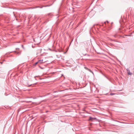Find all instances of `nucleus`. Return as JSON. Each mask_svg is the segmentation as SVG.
<instances>
[{
    "label": "nucleus",
    "instance_id": "1",
    "mask_svg": "<svg viewBox=\"0 0 134 134\" xmlns=\"http://www.w3.org/2000/svg\"><path fill=\"white\" fill-rule=\"evenodd\" d=\"M89 120L90 121H93V120L97 121V119L96 118H92L91 117H89Z\"/></svg>",
    "mask_w": 134,
    "mask_h": 134
},
{
    "label": "nucleus",
    "instance_id": "2",
    "mask_svg": "<svg viewBox=\"0 0 134 134\" xmlns=\"http://www.w3.org/2000/svg\"><path fill=\"white\" fill-rule=\"evenodd\" d=\"M126 70L127 72V74L128 75H132V73L131 72H130V70L128 69H126Z\"/></svg>",
    "mask_w": 134,
    "mask_h": 134
},
{
    "label": "nucleus",
    "instance_id": "3",
    "mask_svg": "<svg viewBox=\"0 0 134 134\" xmlns=\"http://www.w3.org/2000/svg\"><path fill=\"white\" fill-rule=\"evenodd\" d=\"M43 60H38V63H42L43 62Z\"/></svg>",
    "mask_w": 134,
    "mask_h": 134
},
{
    "label": "nucleus",
    "instance_id": "4",
    "mask_svg": "<svg viewBox=\"0 0 134 134\" xmlns=\"http://www.w3.org/2000/svg\"><path fill=\"white\" fill-rule=\"evenodd\" d=\"M15 53L16 54H20V53L19 52H16V51H15Z\"/></svg>",
    "mask_w": 134,
    "mask_h": 134
},
{
    "label": "nucleus",
    "instance_id": "5",
    "mask_svg": "<svg viewBox=\"0 0 134 134\" xmlns=\"http://www.w3.org/2000/svg\"><path fill=\"white\" fill-rule=\"evenodd\" d=\"M38 63V61L37 62H36L35 64H34V66L36 65Z\"/></svg>",
    "mask_w": 134,
    "mask_h": 134
},
{
    "label": "nucleus",
    "instance_id": "6",
    "mask_svg": "<svg viewBox=\"0 0 134 134\" xmlns=\"http://www.w3.org/2000/svg\"><path fill=\"white\" fill-rule=\"evenodd\" d=\"M88 70L89 71H90L91 72V73H93V72H92V71L91 70L89 69V70Z\"/></svg>",
    "mask_w": 134,
    "mask_h": 134
},
{
    "label": "nucleus",
    "instance_id": "7",
    "mask_svg": "<svg viewBox=\"0 0 134 134\" xmlns=\"http://www.w3.org/2000/svg\"><path fill=\"white\" fill-rule=\"evenodd\" d=\"M115 94L113 93H110V95H114Z\"/></svg>",
    "mask_w": 134,
    "mask_h": 134
},
{
    "label": "nucleus",
    "instance_id": "8",
    "mask_svg": "<svg viewBox=\"0 0 134 134\" xmlns=\"http://www.w3.org/2000/svg\"><path fill=\"white\" fill-rule=\"evenodd\" d=\"M84 68L86 70H89V69H88V68H87L86 67H84Z\"/></svg>",
    "mask_w": 134,
    "mask_h": 134
},
{
    "label": "nucleus",
    "instance_id": "9",
    "mask_svg": "<svg viewBox=\"0 0 134 134\" xmlns=\"http://www.w3.org/2000/svg\"><path fill=\"white\" fill-rule=\"evenodd\" d=\"M104 23H105H105H106V22H104Z\"/></svg>",
    "mask_w": 134,
    "mask_h": 134
},
{
    "label": "nucleus",
    "instance_id": "10",
    "mask_svg": "<svg viewBox=\"0 0 134 134\" xmlns=\"http://www.w3.org/2000/svg\"><path fill=\"white\" fill-rule=\"evenodd\" d=\"M107 23H108V22H109L108 21H107Z\"/></svg>",
    "mask_w": 134,
    "mask_h": 134
},
{
    "label": "nucleus",
    "instance_id": "11",
    "mask_svg": "<svg viewBox=\"0 0 134 134\" xmlns=\"http://www.w3.org/2000/svg\"><path fill=\"white\" fill-rule=\"evenodd\" d=\"M128 36H130V35H128Z\"/></svg>",
    "mask_w": 134,
    "mask_h": 134
},
{
    "label": "nucleus",
    "instance_id": "12",
    "mask_svg": "<svg viewBox=\"0 0 134 134\" xmlns=\"http://www.w3.org/2000/svg\"><path fill=\"white\" fill-rule=\"evenodd\" d=\"M87 55L88 56H89L88 54H87Z\"/></svg>",
    "mask_w": 134,
    "mask_h": 134
}]
</instances>
